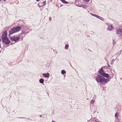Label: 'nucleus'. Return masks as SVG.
Returning <instances> with one entry per match:
<instances>
[{
	"label": "nucleus",
	"instance_id": "obj_1",
	"mask_svg": "<svg viewBox=\"0 0 122 122\" xmlns=\"http://www.w3.org/2000/svg\"><path fill=\"white\" fill-rule=\"evenodd\" d=\"M7 30H5L3 32L2 35L1 39L3 42L7 45H9L10 42V41L7 37Z\"/></svg>",
	"mask_w": 122,
	"mask_h": 122
},
{
	"label": "nucleus",
	"instance_id": "obj_2",
	"mask_svg": "<svg viewBox=\"0 0 122 122\" xmlns=\"http://www.w3.org/2000/svg\"><path fill=\"white\" fill-rule=\"evenodd\" d=\"M96 80L98 83H101L104 82L106 83L109 81L108 79H105L103 76L100 75H98L96 76Z\"/></svg>",
	"mask_w": 122,
	"mask_h": 122
},
{
	"label": "nucleus",
	"instance_id": "obj_3",
	"mask_svg": "<svg viewBox=\"0 0 122 122\" xmlns=\"http://www.w3.org/2000/svg\"><path fill=\"white\" fill-rule=\"evenodd\" d=\"M21 29V27L19 26L13 27L9 31V36H10L12 34L19 32Z\"/></svg>",
	"mask_w": 122,
	"mask_h": 122
},
{
	"label": "nucleus",
	"instance_id": "obj_4",
	"mask_svg": "<svg viewBox=\"0 0 122 122\" xmlns=\"http://www.w3.org/2000/svg\"><path fill=\"white\" fill-rule=\"evenodd\" d=\"M20 38V37H19V36L15 35L13 36H12L10 37V39L12 41H14L15 42H16Z\"/></svg>",
	"mask_w": 122,
	"mask_h": 122
},
{
	"label": "nucleus",
	"instance_id": "obj_5",
	"mask_svg": "<svg viewBox=\"0 0 122 122\" xmlns=\"http://www.w3.org/2000/svg\"><path fill=\"white\" fill-rule=\"evenodd\" d=\"M116 32V34L118 35V36H122V29H119L117 30Z\"/></svg>",
	"mask_w": 122,
	"mask_h": 122
},
{
	"label": "nucleus",
	"instance_id": "obj_6",
	"mask_svg": "<svg viewBox=\"0 0 122 122\" xmlns=\"http://www.w3.org/2000/svg\"><path fill=\"white\" fill-rule=\"evenodd\" d=\"M100 74L102 75L103 77H104L107 78H108V79L109 80L111 78V77H110L109 76V74L106 73L105 72L102 74Z\"/></svg>",
	"mask_w": 122,
	"mask_h": 122
},
{
	"label": "nucleus",
	"instance_id": "obj_7",
	"mask_svg": "<svg viewBox=\"0 0 122 122\" xmlns=\"http://www.w3.org/2000/svg\"><path fill=\"white\" fill-rule=\"evenodd\" d=\"M91 15L93 16H95L97 17V18L100 19L102 21H103L104 20V19L102 17L98 16L97 15L93 14L91 13Z\"/></svg>",
	"mask_w": 122,
	"mask_h": 122
},
{
	"label": "nucleus",
	"instance_id": "obj_8",
	"mask_svg": "<svg viewBox=\"0 0 122 122\" xmlns=\"http://www.w3.org/2000/svg\"><path fill=\"white\" fill-rule=\"evenodd\" d=\"M91 15L93 16H95L97 17V18L100 19L102 21H103L104 20V19L102 17L98 16L97 15L93 14L91 13Z\"/></svg>",
	"mask_w": 122,
	"mask_h": 122
},
{
	"label": "nucleus",
	"instance_id": "obj_9",
	"mask_svg": "<svg viewBox=\"0 0 122 122\" xmlns=\"http://www.w3.org/2000/svg\"><path fill=\"white\" fill-rule=\"evenodd\" d=\"M46 2L45 1H41L38 3V5L40 7L43 6L45 5Z\"/></svg>",
	"mask_w": 122,
	"mask_h": 122
},
{
	"label": "nucleus",
	"instance_id": "obj_10",
	"mask_svg": "<svg viewBox=\"0 0 122 122\" xmlns=\"http://www.w3.org/2000/svg\"><path fill=\"white\" fill-rule=\"evenodd\" d=\"M18 35V36H19L20 38H23L25 36V32L23 31L20 34V35Z\"/></svg>",
	"mask_w": 122,
	"mask_h": 122
},
{
	"label": "nucleus",
	"instance_id": "obj_11",
	"mask_svg": "<svg viewBox=\"0 0 122 122\" xmlns=\"http://www.w3.org/2000/svg\"><path fill=\"white\" fill-rule=\"evenodd\" d=\"M43 76L45 78H48L50 76V74L48 73H43L42 74Z\"/></svg>",
	"mask_w": 122,
	"mask_h": 122
},
{
	"label": "nucleus",
	"instance_id": "obj_12",
	"mask_svg": "<svg viewBox=\"0 0 122 122\" xmlns=\"http://www.w3.org/2000/svg\"><path fill=\"white\" fill-rule=\"evenodd\" d=\"M108 26V28H107V30L108 31H111L113 28V27L111 25H109Z\"/></svg>",
	"mask_w": 122,
	"mask_h": 122
},
{
	"label": "nucleus",
	"instance_id": "obj_13",
	"mask_svg": "<svg viewBox=\"0 0 122 122\" xmlns=\"http://www.w3.org/2000/svg\"><path fill=\"white\" fill-rule=\"evenodd\" d=\"M98 72L100 74H102L105 72L103 70L102 67L101 68L100 70H99L98 71Z\"/></svg>",
	"mask_w": 122,
	"mask_h": 122
},
{
	"label": "nucleus",
	"instance_id": "obj_14",
	"mask_svg": "<svg viewBox=\"0 0 122 122\" xmlns=\"http://www.w3.org/2000/svg\"><path fill=\"white\" fill-rule=\"evenodd\" d=\"M39 81L40 83L43 84L44 83V80L43 79L41 78L39 80Z\"/></svg>",
	"mask_w": 122,
	"mask_h": 122
},
{
	"label": "nucleus",
	"instance_id": "obj_15",
	"mask_svg": "<svg viewBox=\"0 0 122 122\" xmlns=\"http://www.w3.org/2000/svg\"><path fill=\"white\" fill-rule=\"evenodd\" d=\"M79 7H83L85 9H86L87 7V5L83 4L81 6H80Z\"/></svg>",
	"mask_w": 122,
	"mask_h": 122
},
{
	"label": "nucleus",
	"instance_id": "obj_16",
	"mask_svg": "<svg viewBox=\"0 0 122 122\" xmlns=\"http://www.w3.org/2000/svg\"><path fill=\"white\" fill-rule=\"evenodd\" d=\"M61 73L62 75H64L66 73V72L64 70H63L61 71Z\"/></svg>",
	"mask_w": 122,
	"mask_h": 122
},
{
	"label": "nucleus",
	"instance_id": "obj_17",
	"mask_svg": "<svg viewBox=\"0 0 122 122\" xmlns=\"http://www.w3.org/2000/svg\"><path fill=\"white\" fill-rule=\"evenodd\" d=\"M63 3L65 4H67L68 3L65 0H60Z\"/></svg>",
	"mask_w": 122,
	"mask_h": 122
},
{
	"label": "nucleus",
	"instance_id": "obj_18",
	"mask_svg": "<svg viewBox=\"0 0 122 122\" xmlns=\"http://www.w3.org/2000/svg\"><path fill=\"white\" fill-rule=\"evenodd\" d=\"M69 47V45L68 44H66L65 45V48L66 50H67L68 49Z\"/></svg>",
	"mask_w": 122,
	"mask_h": 122
},
{
	"label": "nucleus",
	"instance_id": "obj_19",
	"mask_svg": "<svg viewBox=\"0 0 122 122\" xmlns=\"http://www.w3.org/2000/svg\"><path fill=\"white\" fill-rule=\"evenodd\" d=\"M121 51H122L121 50L120 51H119L118 52V53H116V54L114 55V56H117V55H118V54H119V55H120L121 53Z\"/></svg>",
	"mask_w": 122,
	"mask_h": 122
},
{
	"label": "nucleus",
	"instance_id": "obj_20",
	"mask_svg": "<svg viewBox=\"0 0 122 122\" xmlns=\"http://www.w3.org/2000/svg\"><path fill=\"white\" fill-rule=\"evenodd\" d=\"M118 116V114L117 113H116L115 115V117L116 118H117Z\"/></svg>",
	"mask_w": 122,
	"mask_h": 122
},
{
	"label": "nucleus",
	"instance_id": "obj_21",
	"mask_svg": "<svg viewBox=\"0 0 122 122\" xmlns=\"http://www.w3.org/2000/svg\"><path fill=\"white\" fill-rule=\"evenodd\" d=\"M95 102L94 100H92L90 102V103L91 104H93Z\"/></svg>",
	"mask_w": 122,
	"mask_h": 122
},
{
	"label": "nucleus",
	"instance_id": "obj_22",
	"mask_svg": "<svg viewBox=\"0 0 122 122\" xmlns=\"http://www.w3.org/2000/svg\"><path fill=\"white\" fill-rule=\"evenodd\" d=\"M116 44L115 42L113 40V45H114Z\"/></svg>",
	"mask_w": 122,
	"mask_h": 122
},
{
	"label": "nucleus",
	"instance_id": "obj_23",
	"mask_svg": "<svg viewBox=\"0 0 122 122\" xmlns=\"http://www.w3.org/2000/svg\"><path fill=\"white\" fill-rule=\"evenodd\" d=\"M86 2H88L90 0H83Z\"/></svg>",
	"mask_w": 122,
	"mask_h": 122
},
{
	"label": "nucleus",
	"instance_id": "obj_24",
	"mask_svg": "<svg viewBox=\"0 0 122 122\" xmlns=\"http://www.w3.org/2000/svg\"><path fill=\"white\" fill-rule=\"evenodd\" d=\"M49 21H51V17H50L49 18Z\"/></svg>",
	"mask_w": 122,
	"mask_h": 122
},
{
	"label": "nucleus",
	"instance_id": "obj_25",
	"mask_svg": "<svg viewBox=\"0 0 122 122\" xmlns=\"http://www.w3.org/2000/svg\"><path fill=\"white\" fill-rule=\"evenodd\" d=\"M107 65H108V66L107 67V68L110 67L111 66L107 64Z\"/></svg>",
	"mask_w": 122,
	"mask_h": 122
},
{
	"label": "nucleus",
	"instance_id": "obj_26",
	"mask_svg": "<svg viewBox=\"0 0 122 122\" xmlns=\"http://www.w3.org/2000/svg\"><path fill=\"white\" fill-rule=\"evenodd\" d=\"M19 118H21L22 119H25L26 118L25 117H19Z\"/></svg>",
	"mask_w": 122,
	"mask_h": 122
},
{
	"label": "nucleus",
	"instance_id": "obj_27",
	"mask_svg": "<svg viewBox=\"0 0 122 122\" xmlns=\"http://www.w3.org/2000/svg\"><path fill=\"white\" fill-rule=\"evenodd\" d=\"M110 63L111 64H113V61H111L110 62Z\"/></svg>",
	"mask_w": 122,
	"mask_h": 122
},
{
	"label": "nucleus",
	"instance_id": "obj_28",
	"mask_svg": "<svg viewBox=\"0 0 122 122\" xmlns=\"http://www.w3.org/2000/svg\"><path fill=\"white\" fill-rule=\"evenodd\" d=\"M94 122H99L98 121H97L96 120H94Z\"/></svg>",
	"mask_w": 122,
	"mask_h": 122
},
{
	"label": "nucleus",
	"instance_id": "obj_29",
	"mask_svg": "<svg viewBox=\"0 0 122 122\" xmlns=\"http://www.w3.org/2000/svg\"><path fill=\"white\" fill-rule=\"evenodd\" d=\"M94 122H99L98 121H97L96 120H94Z\"/></svg>",
	"mask_w": 122,
	"mask_h": 122
},
{
	"label": "nucleus",
	"instance_id": "obj_30",
	"mask_svg": "<svg viewBox=\"0 0 122 122\" xmlns=\"http://www.w3.org/2000/svg\"><path fill=\"white\" fill-rule=\"evenodd\" d=\"M36 0L38 2L40 0Z\"/></svg>",
	"mask_w": 122,
	"mask_h": 122
},
{
	"label": "nucleus",
	"instance_id": "obj_31",
	"mask_svg": "<svg viewBox=\"0 0 122 122\" xmlns=\"http://www.w3.org/2000/svg\"><path fill=\"white\" fill-rule=\"evenodd\" d=\"M29 33V31H27V32H26V33L27 34V33Z\"/></svg>",
	"mask_w": 122,
	"mask_h": 122
},
{
	"label": "nucleus",
	"instance_id": "obj_32",
	"mask_svg": "<svg viewBox=\"0 0 122 122\" xmlns=\"http://www.w3.org/2000/svg\"><path fill=\"white\" fill-rule=\"evenodd\" d=\"M4 1H5L7 0H3Z\"/></svg>",
	"mask_w": 122,
	"mask_h": 122
},
{
	"label": "nucleus",
	"instance_id": "obj_33",
	"mask_svg": "<svg viewBox=\"0 0 122 122\" xmlns=\"http://www.w3.org/2000/svg\"><path fill=\"white\" fill-rule=\"evenodd\" d=\"M41 116H42V115H41L40 116V117H41Z\"/></svg>",
	"mask_w": 122,
	"mask_h": 122
},
{
	"label": "nucleus",
	"instance_id": "obj_34",
	"mask_svg": "<svg viewBox=\"0 0 122 122\" xmlns=\"http://www.w3.org/2000/svg\"><path fill=\"white\" fill-rule=\"evenodd\" d=\"M52 122H56L55 121H52Z\"/></svg>",
	"mask_w": 122,
	"mask_h": 122
},
{
	"label": "nucleus",
	"instance_id": "obj_35",
	"mask_svg": "<svg viewBox=\"0 0 122 122\" xmlns=\"http://www.w3.org/2000/svg\"><path fill=\"white\" fill-rule=\"evenodd\" d=\"M76 1H79V0H75Z\"/></svg>",
	"mask_w": 122,
	"mask_h": 122
},
{
	"label": "nucleus",
	"instance_id": "obj_36",
	"mask_svg": "<svg viewBox=\"0 0 122 122\" xmlns=\"http://www.w3.org/2000/svg\"><path fill=\"white\" fill-rule=\"evenodd\" d=\"M114 61V59H113L112 60V61Z\"/></svg>",
	"mask_w": 122,
	"mask_h": 122
},
{
	"label": "nucleus",
	"instance_id": "obj_37",
	"mask_svg": "<svg viewBox=\"0 0 122 122\" xmlns=\"http://www.w3.org/2000/svg\"><path fill=\"white\" fill-rule=\"evenodd\" d=\"M71 66L73 68V67Z\"/></svg>",
	"mask_w": 122,
	"mask_h": 122
},
{
	"label": "nucleus",
	"instance_id": "obj_38",
	"mask_svg": "<svg viewBox=\"0 0 122 122\" xmlns=\"http://www.w3.org/2000/svg\"><path fill=\"white\" fill-rule=\"evenodd\" d=\"M122 79V78H121V79Z\"/></svg>",
	"mask_w": 122,
	"mask_h": 122
},
{
	"label": "nucleus",
	"instance_id": "obj_39",
	"mask_svg": "<svg viewBox=\"0 0 122 122\" xmlns=\"http://www.w3.org/2000/svg\"><path fill=\"white\" fill-rule=\"evenodd\" d=\"M1 0H0V1H1Z\"/></svg>",
	"mask_w": 122,
	"mask_h": 122
}]
</instances>
